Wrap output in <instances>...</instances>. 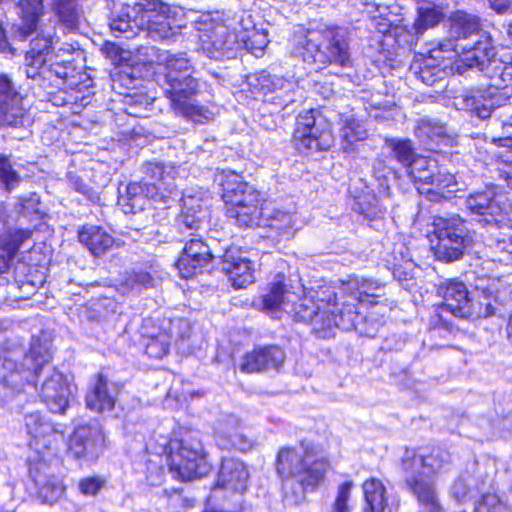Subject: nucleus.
<instances>
[{
  "mask_svg": "<svg viewBox=\"0 0 512 512\" xmlns=\"http://www.w3.org/2000/svg\"><path fill=\"white\" fill-rule=\"evenodd\" d=\"M502 129L506 138L512 141V115L502 123Z\"/></svg>",
  "mask_w": 512,
  "mask_h": 512,
  "instance_id": "69168bd1",
  "label": "nucleus"
},
{
  "mask_svg": "<svg viewBox=\"0 0 512 512\" xmlns=\"http://www.w3.org/2000/svg\"><path fill=\"white\" fill-rule=\"evenodd\" d=\"M159 8H162L161 0H135L132 5H128L130 15L135 18L142 31H147L149 21Z\"/></svg>",
  "mask_w": 512,
  "mask_h": 512,
  "instance_id": "a19ab883",
  "label": "nucleus"
},
{
  "mask_svg": "<svg viewBox=\"0 0 512 512\" xmlns=\"http://www.w3.org/2000/svg\"><path fill=\"white\" fill-rule=\"evenodd\" d=\"M143 178L148 183H156L157 185L165 186L162 181L167 175L166 166L160 162H148L144 166Z\"/></svg>",
  "mask_w": 512,
  "mask_h": 512,
  "instance_id": "6e6d98bb",
  "label": "nucleus"
},
{
  "mask_svg": "<svg viewBox=\"0 0 512 512\" xmlns=\"http://www.w3.org/2000/svg\"><path fill=\"white\" fill-rule=\"evenodd\" d=\"M78 241L94 257H101L121 243L104 227L94 224H84L77 232Z\"/></svg>",
  "mask_w": 512,
  "mask_h": 512,
  "instance_id": "4be33fe9",
  "label": "nucleus"
},
{
  "mask_svg": "<svg viewBox=\"0 0 512 512\" xmlns=\"http://www.w3.org/2000/svg\"><path fill=\"white\" fill-rule=\"evenodd\" d=\"M286 358L285 349L279 344L255 345L242 356L239 370L244 374L279 372L283 368Z\"/></svg>",
  "mask_w": 512,
  "mask_h": 512,
  "instance_id": "4468645a",
  "label": "nucleus"
},
{
  "mask_svg": "<svg viewBox=\"0 0 512 512\" xmlns=\"http://www.w3.org/2000/svg\"><path fill=\"white\" fill-rule=\"evenodd\" d=\"M23 96L6 74H0V129L21 127L28 118Z\"/></svg>",
  "mask_w": 512,
  "mask_h": 512,
  "instance_id": "2eb2a0df",
  "label": "nucleus"
},
{
  "mask_svg": "<svg viewBox=\"0 0 512 512\" xmlns=\"http://www.w3.org/2000/svg\"><path fill=\"white\" fill-rule=\"evenodd\" d=\"M445 18L444 12L437 6H421L417 8V15L412 24V31L405 36L418 38L422 36L428 29L434 28ZM404 42H411L412 38L404 39Z\"/></svg>",
  "mask_w": 512,
  "mask_h": 512,
  "instance_id": "2f4dec72",
  "label": "nucleus"
},
{
  "mask_svg": "<svg viewBox=\"0 0 512 512\" xmlns=\"http://www.w3.org/2000/svg\"><path fill=\"white\" fill-rule=\"evenodd\" d=\"M495 246L500 251H506L512 254V234H504L503 237L496 240Z\"/></svg>",
  "mask_w": 512,
  "mask_h": 512,
  "instance_id": "e2e57ef3",
  "label": "nucleus"
},
{
  "mask_svg": "<svg viewBox=\"0 0 512 512\" xmlns=\"http://www.w3.org/2000/svg\"><path fill=\"white\" fill-rule=\"evenodd\" d=\"M109 380L103 373H97L94 383L85 397L86 406L99 413L112 411L115 408L116 400L108 390Z\"/></svg>",
  "mask_w": 512,
  "mask_h": 512,
  "instance_id": "c85d7f7f",
  "label": "nucleus"
},
{
  "mask_svg": "<svg viewBox=\"0 0 512 512\" xmlns=\"http://www.w3.org/2000/svg\"><path fill=\"white\" fill-rule=\"evenodd\" d=\"M341 145L344 152H351L357 142L367 139V129L355 117H347L341 126Z\"/></svg>",
  "mask_w": 512,
  "mask_h": 512,
  "instance_id": "e433bc0d",
  "label": "nucleus"
},
{
  "mask_svg": "<svg viewBox=\"0 0 512 512\" xmlns=\"http://www.w3.org/2000/svg\"><path fill=\"white\" fill-rule=\"evenodd\" d=\"M222 271L235 289H243L255 281V263L247 257L226 249L221 257Z\"/></svg>",
  "mask_w": 512,
  "mask_h": 512,
  "instance_id": "aec40b11",
  "label": "nucleus"
},
{
  "mask_svg": "<svg viewBox=\"0 0 512 512\" xmlns=\"http://www.w3.org/2000/svg\"><path fill=\"white\" fill-rule=\"evenodd\" d=\"M340 30L336 25L302 29L293 35V52L318 71L332 65L348 66L351 63L350 48Z\"/></svg>",
  "mask_w": 512,
  "mask_h": 512,
  "instance_id": "20e7f679",
  "label": "nucleus"
},
{
  "mask_svg": "<svg viewBox=\"0 0 512 512\" xmlns=\"http://www.w3.org/2000/svg\"><path fill=\"white\" fill-rule=\"evenodd\" d=\"M242 41L245 48L255 55L262 53L268 44L266 35L258 30L247 33Z\"/></svg>",
  "mask_w": 512,
  "mask_h": 512,
  "instance_id": "5fc2aeb1",
  "label": "nucleus"
},
{
  "mask_svg": "<svg viewBox=\"0 0 512 512\" xmlns=\"http://www.w3.org/2000/svg\"><path fill=\"white\" fill-rule=\"evenodd\" d=\"M468 105L471 111L481 119L488 118L495 108L494 101L491 98H485L483 92L472 95L468 100Z\"/></svg>",
  "mask_w": 512,
  "mask_h": 512,
  "instance_id": "3c124183",
  "label": "nucleus"
},
{
  "mask_svg": "<svg viewBox=\"0 0 512 512\" xmlns=\"http://www.w3.org/2000/svg\"><path fill=\"white\" fill-rule=\"evenodd\" d=\"M213 260L214 255L208 244L202 239L192 238L183 247L176 267L180 277L188 280L202 273Z\"/></svg>",
  "mask_w": 512,
  "mask_h": 512,
  "instance_id": "f3484780",
  "label": "nucleus"
},
{
  "mask_svg": "<svg viewBox=\"0 0 512 512\" xmlns=\"http://www.w3.org/2000/svg\"><path fill=\"white\" fill-rule=\"evenodd\" d=\"M266 220L265 225L275 237L283 236L292 229V217L287 212L277 211L273 216H267Z\"/></svg>",
  "mask_w": 512,
  "mask_h": 512,
  "instance_id": "8fccbe9b",
  "label": "nucleus"
},
{
  "mask_svg": "<svg viewBox=\"0 0 512 512\" xmlns=\"http://www.w3.org/2000/svg\"><path fill=\"white\" fill-rule=\"evenodd\" d=\"M489 6L492 10H494L497 14H503L508 11V9L512 5L511 0H487Z\"/></svg>",
  "mask_w": 512,
  "mask_h": 512,
  "instance_id": "680f3d73",
  "label": "nucleus"
},
{
  "mask_svg": "<svg viewBox=\"0 0 512 512\" xmlns=\"http://www.w3.org/2000/svg\"><path fill=\"white\" fill-rule=\"evenodd\" d=\"M165 81L169 88L164 94L171 109L186 120L203 124L208 120V109L192 101L199 94V81L192 76L193 65L186 53L168 54L164 61Z\"/></svg>",
  "mask_w": 512,
  "mask_h": 512,
  "instance_id": "39448f33",
  "label": "nucleus"
},
{
  "mask_svg": "<svg viewBox=\"0 0 512 512\" xmlns=\"http://www.w3.org/2000/svg\"><path fill=\"white\" fill-rule=\"evenodd\" d=\"M465 246V240L446 238L443 234V237H436V242L431 248L436 260L451 263L464 255Z\"/></svg>",
  "mask_w": 512,
  "mask_h": 512,
  "instance_id": "72a5a7b5",
  "label": "nucleus"
},
{
  "mask_svg": "<svg viewBox=\"0 0 512 512\" xmlns=\"http://www.w3.org/2000/svg\"><path fill=\"white\" fill-rule=\"evenodd\" d=\"M290 285L284 273H277L273 280L267 283L266 291L261 296L260 307L263 311L279 310L286 300Z\"/></svg>",
  "mask_w": 512,
  "mask_h": 512,
  "instance_id": "c756f323",
  "label": "nucleus"
},
{
  "mask_svg": "<svg viewBox=\"0 0 512 512\" xmlns=\"http://www.w3.org/2000/svg\"><path fill=\"white\" fill-rule=\"evenodd\" d=\"M173 187L148 183L144 179L129 182L126 186L124 206L126 213L135 214L147 206L152 209L166 210L174 203Z\"/></svg>",
  "mask_w": 512,
  "mask_h": 512,
  "instance_id": "9b49d317",
  "label": "nucleus"
},
{
  "mask_svg": "<svg viewBox=\"0 0 512 512\" xmlns=\"http://www.w3.org/2000/svg\"><path fill=\"white\" fill-rule=\"evenodd\" d=\"M16 6L20 19L18 32L23 38H27L37 30L45 14L44 0H18Z\"/></svg>",
  "mask_w": 512,
  "mask_h": 512,
  "instance_id": "cd10ccee",
  "label": "nucleus"
},
{
  "mask_svg": "<svg viewBox=\"0 0 512 512\" xmlns=\"http://www.w3.org/2000/svg\"><path fill=\"white\" fill-rule=\"evenodd\" d=\"M435 292L442 301L433 305V314L429 317L430 329L451 332L455 324L448 314L459 319L470 292L467 285L457 278L443 280L436 285Z\"/></svg>",
  "mask_w": 512,
  "mask_h": 512,
  "instance_id": "1a4fd4ad",
  "label": "nucleus"
},
{
  "mask_svg": "<svg viewBox=\"0 0 512 512\" xmlns=\"http://www.w3.org/2000/svg\"><path fill=\"white\" fill-rule=\"evenodd\" d=\"M494 306L488 295L480 294L468 297V303L465 305L459 319L475 320L487 318L494 314Z\"/></svg>",
  "mask_w": 512,
  "mask_h": 512,
  "instance_id": "4c0bfd02",
  "label": "nucleus"
},
{
  "mask_svg": "<svg viewBox=\"0 0 512 512\" xmlns=\"http://www.w3.org/2000/svg\"><path fill=\"white\" fill-rule=\"evenodd\" d=\"M407 173L419 193L437 198L456 184L453 174L442 171L436 160L425 156H420Z\"/></svg>",
  "mask_w": 512,
  "mask_h": 512,
  "instance_id": "f8f14e48",
  "label": "nucleus"
},
{
  "mask_svg": "<svg viewBox=\"0 0 512 512\" xmlns=\"http://www.w3.org/2000/svg\"><path fill=\"white\" fill-rule=\"evenodd\" d=\"M103 430L89 423L74 428L67 441V454L79 462L91 463L98 460L105 448Z\"/></svg>",
  "mask_w": 512,
  "mask_h": 512,
  "instance_id": "ddd939ff",
  "label": "nucleus"
},
{
  "mask_svg": "<svg viewBox=\"0 0 512 512\" xmlns=\"http://www.w3.org/2000/svg\"><path fill=\"white\" fill-rule=\"evenodd\" d=\"M53 50L52 36L38 33L31 39L29 49L25 55V65L31 77L39 74L40 69L45 66L47 57Z\"/></svg>",
  "mask_w": 512,
  "mask_h": 512,
  "instance_id": "bb28decb",
  "label": "nucleus"
},
{
  "mask_svg": "<svg viewBox=\"0 0 512 512\" xmlns=\"http://www.w3.org/2000/svg\"><path fill=\"white\" fill-rule=\"evenodd\" d=\"M174 17L171 15V8L168 4L162 2V8L157 9L153 14L147 33L151 38L163 40L174 34L172 22Z\"/></svg>",
  "mask_w": 512,
  "mask_h": 512,
  "instance_id": "f704fd0d",
  "label": "nucleus"
},
{
  "mask_svg": "<svg viewBox=\"0 0 512 512\" xmlns=\"http://www.w3.org/2000/svg\"><path fill=\"white\" fill-rule=\"evenodd\" d=\"M158 454L173 480L188 483L205 478L213 466L209 453L199 440L187 435L161 437Z\"/></svg>",
  "mask_w": 512,
  "mask_h": 512,
  "instance_id": "423d86ee",
  "label": "nucleus"
},
{
  "mask_svg": "<svg viewBox=\"0 0 512 512\" xmlns=\"http://www.w3.org/2000/svg\"><path fill=\"white\" fill-rule=\"evenodd\" d=\"M451 460L450 453L436 445L406 447L399 460L404 476V486H414L415 482L435 485L433 475L437 474Z\"/></svg>",
  "mask_w": 512,
  "mask_h": 512,
  "instance_id": "6e6552de",
  "label": "nucleus"
},
{
  "mask_svg": "<svg viewBox=\"0 0 512 512\" xmlns=\"http://www.w3.org/2000/svg\"><path fill=\"white\" fill-rule=\"evenodd\" d=\"M450 32L457 39H467L481 30V18L463 10H456L449 16Z\"/></svg>",
  "mask_w": 512,
  "mask_h": 512,
  "instance_id": "473e14b6",
  "label": "nucleus"
},
{
  "mask_svg": "<svg viewBox=\"0 0 512 512\" xmlns=\"http://www.w3.org/2000/svg\"><path fill=\"white\" fill-rule=\"evenodd\" d=\"M491 86L498 91H502L503 95L512 92V67H504L501 73L492 78Z\"/></svg>",
  "mask_w": 512,
  "mask_h": 512,
  "instance_id": "4d7b16f0",
  "label": "nucleus"
},
{
  "mask_svg": "<svg viewBox=\"0 0 512 512\" xmlns=\"http://www.w3.org/2000/svg\"><path fill=\"white\" fill-rule=\"evenodd\" d=\"M372 22L377 32L384 36H394L397 43H400L402 36L405 37V34H410L408 26L393 24L387 17L382 15L374 16Z\"/></svg>",
  "mask_w": 512,
  "mask_h": 512,
  "instance_id": "09e8293b",
  "label": "nucleus"
},
{
  "mask_svg": "<svg viewBox=\"0 0 512 512\" xmlns=\"http://www.w3.org/2000/svg\"><path fill=\"white\" fill-rule=\"evenodd\" d=\"M466 205L471 213L484 217L486 222L499 223L509 213V205L502 200L501 193L493 186L470 193Z\"/></svg>",
  "mask_w": 512,
  "mask_h": 512,
  "instance_id": "dca6fc26",
  "label": "nucleus"
},
{
  "mask_svg": "<svg viewBox=\"0 0 512 512\" xmlns=\"http://www.w3.org/2000/svg\"><path fill=\"white\" fill-rule=\"evenodd\" d=\"M69 384L59 373L49 376L42 384L39 397L54 414H65L69 407Z\"/></svg>",
  "mask_w": 512,
  "mask_h": 512,
  "instance_id": "5701e85b",
  "label": "nucleus"
},
{
  "mask_svg": "<svg viewBox=\"0 0 512 512\" xmlns=\"http://www.w3.org/2000/svg\"><path fill=\"white\" fill-rule=\"evenodd\" d=\"M473 512H512L510 506L495 491L482 493L473 504Z\"/></svg>",
  "mask_w": 512,
  "mask_h": 512,
  "instance_id": "c03bdc74",
  "label": "nucleus"
},
{
  "mask_svg": "<svg viewBox=\"0 0 512 512\" xmlns=\"http://www.w3.org/2000/svg\"><path fill=\"white\" fill-rule=\"evenodd\" d=\"M391 150L394 158L404 167L407 171L415 164L421 155L415 153L412 141L408 138L394 139L391 141Z\"/></svg>",
  "mask_w": 512,
  "mask_h": 512,
  "instance_id": "37998d69",
  "label": "nucleus"
},
{
  "mask_svg": "<svg viewBox=\"0 0 512 512\" xmlns=\"http://www.w3.org/2000/svg\"><path fill=\"white\" fill-rule=\"evenodd\" d=\"M71 66V61L70 60H55L54 62H52L50 64V70L54 71L55 74L57 76H59L60 78H66L67 76V72L66 71H63V72H60L59 71V68H63V69H67L68 67Z\"/></svg>",
  "mask_w": 512,
  "mask_h": 512,
  "instance_id": "0e129e2a",
  "label": "nucleus"
},
{
  "mask_svg": "<svg viewBox=\"0 0 512 512\" xmlns=\"http://www.w3.org/2000/svg\"><path fill=\"white\" fill-rule=\"evenodd\" d=\"M432 224L436 237H443V234H445L446 238L465 240L464 220L458 215L450 217L434 216Z\"/></svg>",
  "mask_w": 512,
  "mask_h": 512,
  "instance_id": "58836bf2",
  "label": "nucleus"
},
{
  "mask_svg": "<svg viewBox=\"0 0 512 512\" xmlns=\"http://www.w3.org/2000/svg\"><path fill=\"white\" fill-rule=\"evenodd\" d=\"M220 439L225 441L221 445L223 449L239 451L244 454L250 452L255 447L254 441L238 431L222 434Z\"/></svg>",
  "mask_w": 512,
  "mask_h": 512,
  "instance_id": "49530a36",
  "label": "nucleus"
},
{
  "mask_svg": "<svg viewBox=\"0 0 512 512\" xmlns=\"http://www.w3.org/2000/svg\"><path fill=\"white\" fill-rule=\"evenodd\" d=\"M494 57L492 39L488 34H482L480 38L469 48L463 47L457 55V66L460 68L480 67Z\"/></svg>",
  "mask_w": 512,
  "mask_h": 512,
  "instance_id": "393cba45",
  "label": "nucleus"
},
{
  "mask_svg": "<svg viewBox=\"0 0 512 512\" xmlns=\"http://www.w3.org/2000/svg\"><path fill=\"white\" fill-rule=\"evenodd\" d=\"M354 486L355 485L351 480L341 482L337 486L335 499L332 503L330 512H352L353 506L350 501Z\"/></svg>",
  "mask_w": 512,
  "mask_h": 512,
  "instance_id": "de8ad7c7",
  "label": "nucleus"
},
{
  "mask_svg": "<svg viewBox=\"0 0 512 512\" xmlns=\"http://www.w3.org/2000/svg\"><path fill=\"white\" fill-rule=\"evenodd\" d=\"M110 29L115 37H123L125 39L134 38L141 30L137 21L130 15L128 5L123 11L110 21Z\"/></svg>",
  "mask_w": 512,
  "mask_h": 512,
  "instance_id": "ea45409f",
  "label": "nucleus"
},
{
  "mask_svg": "<svg viewBox=\"0 0 512 512\" xmlns=\"http://www.w3.org/2000/svg\"><path fill=\"white\" fill-rule=\"evenodd\" d=\"M166 507L171 512H181L191 509L196 504V499L185 493L184 488H173L164 491Z\"/></svg>",
  "mask_w": 512,
  "mask_h": 512,
  "instance_id": "a18cd8bd",
  "label": "nucleus"
},
{
  "mask_svg": "<svg viewBox=\"0 0 512 512\" xmlns=\"http://www.w3.org/2000/svg\"><path fill=\"white\" fill-rule=\"evenodd\" d=\"M53 360L50 345L39 338L33 340L21 362L16 366V371L23 375L24 383L36 386L45 366Z\"/></svg>",
  "mask_w": 512,
  "mask_h": 512,
  "instance_id": "a211bd4d",
  "label": "nucleus"
},
{
  "mask_svg": "<svg viewBox=\"0 0 512 512\" xmlns=\"http://www.w3.org/2000/svg\"><path fill=\"white\" fill-rule=\"evenodd\" d=\"M46 464L47 460L39 463L31 458L27 459L29 475L37 486V498L43 504L53 505L63 496L65 486L62 481L55 476L46 477L44 480H40L38 478V472L40 471L41 466H45Z\"/></svg>",
  "mask_w": 512,
  "mask_h": 512,
  "instance_id": "b1692460",
  "label": "nucleus"
},
{
  "mask_svg": "<svg viewBox=\"0 0 512 512\" xmlns=\"http://www.w3.org/2000/svg\"><path fill=\"white\" fill-rule=\"evenodd\" d=\"M104 486V480L97 476H89L82 478L78 487L80 492L86 496L96 495Z\"/></svg>",
  "mask_w": 512,
  "mask_h": 512,
  "instance_id": "bf43d9fd",
  "label": "nucleus"
},
{
  "mask_svg": "<svg viewBox=\"0 0 512 512\" xmlns=\"http://www.w3.org/2000/svg\"><path fill=\"white\" fill-rule=\"evenodd\" d=\"M354 210L368 220H375L383 213L379 199L373 192H361L354 199Z\"/></svg>",
  "mask_w": 512,
  "mask_h": 512,
  "instance_id": "79ce46f5",
  "label": "nucleus"
},
{
  "mask_svg": "<svg viewBox=\"0 0 512 512\" xmlns=\"http://www.w3.org/2000/svg\"><path fill=\"white\" fill-rule=\"evenodd\" d=\"M506 338L508 342L512 345V314L509 316L506 328H505Z\"/></svg>",
  "mask_w": 512,
  "mask_h": 512,
  "instance_id": "338daca9",
  "label": "nucleus"
},
{
  "mask_svg": "<svg viewBox=\"0 0 512 512\" xmlns=\"http://www.w3.org/2000/svg\"><path fill=\"white\" fill-rule=\"evenodd\" d=\"M203 512H245V507L243 502H240L234 511H222L216 509H204Z\"/></svg>",
  "mask_w": 512,
  "mask_h": 512,
  "instance_id": "774afa93",
  "label": "nucleus"
},
{
  "mask_svg": "<svg viewBox=\"0 0 512 512\" xmlns=\"http://www.w3.org/2000/svg\"><path fill=\"white\" fill-rule=\"evenodd\" d=\"M65 95L58 101L57 97L54 100V104L57 106H71L74 107H85L90 103V93L84 94L76 88H71L69 91L63 92Z\"/></svg>",
  "mask_w": 512,
  "mask_h": 512,
  "instance_id": "864d4df0",
  "label": "nucleus"
},
{
  "mask_svg": "<svg viewBox=\"0 0 512 512\" xmlns=\"http://www.w3.org/2000/svg\"><path fill=\"white\" fill-rule=\"evenodd\" d=\"M361 488L363 512H390L389 494L381 479L369 477L362 482Z\"/></svg>",
  "mask_w": 512,
  "mask_h": 512,
  "instance_id": "a878e982",
  "label": "nucleus"
},
{
  "mask_svg": "<svg viewBox=\"0 0 512 512\" xmlns=\"http://www.w3.org/2000/svg\"><path fill=\"white\" fill-rule=\"evenodd\" d=\"M291 141L300 154L329 151L335 143L333 123L320 109L304 110L295 119Z\"/></svg>",
  "mask_w": 512,
  "mask_h": 512,
  "instance_id": "0eeeda50",
  "label": "nucleus"
},
{
  "mask_svg": "<svg viewBox=\"0 0 512 512\" xmlns=\"http://www.w3.org/2000/svg\"><path fill=\"white\" fill-rule=\"evenodd\" d=\"M24 429L27 435V446L39 463L45 462L58 451L65 437L60 424L53 422L44 412L33 411L24 415Z\"/></svg>",
  "mask_w": 512,
  "mask_h": 512,
  "instance_id": "9d476101",
  "label": "nucleus"
},
{
  "mask_svg": "<svg viewBox=\"0 0 512 512\" xmlns=\"http://www.w3.org/2000/svg\"><path fill=\"white\" fill-rule=\"evenodd\" d=\"M165 474L163 467L147 466L146 479L151 485H159L164 481Z\"/></svg>",
  "mask_w": 512,
  "mask_h": 512,
  "instance_id": "052dcab7",
  "label": "nucleus"
},
{
  "mask_svg": "<svg viewBox=\"0 0 512 512\" xmlns=\"http://www.w3.org/2000/svg\"><path fill=\"white\" fill-rule=\"evenodd\" d=\"M299 445L304 454H299L294 446H282L278 449L274 468L281 483V493L285 501L298 505L305 499V493L316 491L325 481L331 469L329 457L322 456L308 462L306 457L312 456V448L301 440Z\"/></svg>",
  "mask_w": 512,
  "mask_h": 512,
  "instance_id": "f03ea898",
  "label": "nucleus"
},
{
  "mask_svg": "<svg viewBox=\"0 0 512 512\" xmlns=\"http://www.w3.org/2000/svg\"><path fill=\"white\" fill-rule=\"evenodd\" d=\"M368 281L343 282L337 290L322 286L313 293L301 296L292 307L293 318L312 327L319 339L334 337L335 329H350L358 319L359 305H377L379 294L371 291Z\"/></svg>",
  "mask_w": 512,
  "mask_h": 512,
  "instance_id": "f257e3e1",
  "label": "nucleus"
},
{
  "mask_svg": "<svg viewBox=\"0 0 512 512\" xmlns=\"http://www.w3.org/2000/svg\"><path fill=\"white\" fill-rule=\"evenodd\" d=\"M52 8L66 30L75 31L79 28L81 9L77 0H53Z\"/></svg>",
  "mask_w": 512,
  "mask_h": 512,
  "instance_id": "c9c22d12",
  "label": "nucleus"
},
{
  "mask_svg": "<svg viewBox=\"0 0 512 512\" xmlns=\"http://www.w3.org/2000/svg\"><path fill=\"white\" fill-rule=\"evenodd\" d=\"M247 464L235 457H222L213 489L228 490L243 495L248 488Z\"/></svg>",
  "mask_w": 512,
  "mask_h": 512,
  "instance_id": "6ab92c4d",
  "label": "nucleus"
},
{
  "mask_svg": "<svg viewBox=\"0 0 512 512\" xmlns=\"http://www.w3.org/2000/svg\"><path fill=\"white\" fill-rule=\"evenodd\" d=\"M0 182L7 191H12L20 182V177L13 169L10 159L5 154H0Z\"/></svg>",
  "mask_w": 512,
  "mask_h": 512,
  "instance_id": "603ef678",
  "label": "nucleus"
},
{
  "mask_svg": "<svg viewBox=\"0 0 512 512\" xmlns=\"http://www.w3.org/2000/svg\"><path fill=\"white\" fill-rule=\"evenodd\" d=\"M442 68L440 64H429L427 61L421 64L417 72L418 78L426 85H433L439 78Z\"/></svg>",
  "mask_w": 512,
  "mask_h": 512,
  "instance_id": "13d9d810",
  "label": "nucleus"
},
{
  "mask_svg": "<svg viewBox=\"0 0 512 512\" xmlns=\"http://www.w3.org/2000/svg\"><path fill=\"white\" fill-rule=\"evenodd\" d=\"M220 197L224 203L225 216L239 228L258 227L267 218V197L245 181L241 173L222 171Z\"/></svg>",
  "mask_w": 512,
  "mask_h": 512,
  "instance_id": "7ed1b4c3",
  "label": "nucleus"
},
{
  "mask_svg": "<svg viewBox=\"0 0 512 512\" xmlns=\"http://www.w3.org/2000/svg\"><path fill=\"white\" fill-rule=\"evenodd\" d=\"M31 228L9 226L0 233V276L6 273L23 245L32 238Z\"/></svg>",
  "mask_w": 512,
  "mask_h": 512,
  "instance_id": "412c9836",
  "label": "nucleus"
},
{
  "mask_svg": "<svg viewBox=\"0 0 512 512\" xmlns=\"http://www.w3.org/2000/svg\"><path fill=\"white\" fill-rule=\"evenodd\" d=\"M143 352L151 360H162L171 351L173 336L165 329H159L156 333L143 334L141 336Z\"/></svg>",
  "mask_w": 512,
  "mask_h": 512,
  "instance_id": "7c9ffc66",
  "label": "nucleus"
}]
</instances>
